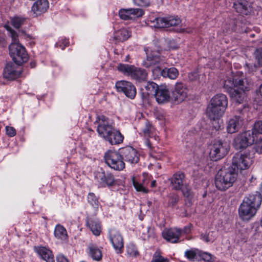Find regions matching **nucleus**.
<instances>
[{"mask_svg":"<svg viewBox=\"0 0 262 262\" xmlns=\"http://www.w3.org/2000/svg\"><path fill=\"white\" fill-rule=\"evenodd\" d=\"M96 122L98 123L97 132L99 136L105 140L115 128L114 123L104 116H99Z\"/></svg>","mask_w":262,"mask_h":262,"instance_id":"12","label":"nucleus"},{"mask_svg":"<svg viewBox=\"0 0 262 262\" xmlns=\"http://www.w3.org/2000/svg\"><path fill=\"white\" fill-rule=\"evenodd\" d=\"M4 44H5L4 43H3V46H5V45H4Z\"/></svg>","mask_w":262,"mask_h":262,"instance_id":"61","label":"nucleus"},{"mask_svg":"<svg viewBox=\"0 0 262 262\" xmlns=\"http://www.w3.org/2000/svg\"><path fill=\"white\" fill-rule=\"evenodd\" d=\"M117 69L124 75L138 81L145 80L147 76V73L145 70L137 68L133 65L120 63L117 67Z\"/></svg>","mask_w":262,"mask_h":262,"instance_id":"8","label":"nucleus"},{"mask_svg":"<svg viewBox=\"0 0 262 262\" xmlns=\"http://www.w3.org/2000/svg\"><path fill=\"white\" fill-rule=\"evenodd\" d=\"M163 238L171 243H177L182 235V230L178 228L165 229L162 233Z\"/></svg>","mask_w":262,"mask_h":262,"instance_id":"21","label":"nucleus"},{"mask_svg":"<svg viewBox=\"0 0 262 262\" xmlns=\"http://www.w3.org/2000/svg\"><path fill=\"white\" fill-rule=\"evenodd\" d=\"M224 88L230 95L232 101L238 105L244 101L246 97L245 91L249 90V85L246 79L234 78L225 81Z\"/></svg>","mask_w":262,"mask_h":262,"instance_id":"1","label":"nucleus"},{"mask_svg":"<svg viewBox=\"0 0 262 262\" xmlns=\"http://www.w3.org/2000/svg\"><path fill=\"white\" fill-rule=\"evenodd\" d=\"M49 8L48 0H37L31 8V11L35 16H40L45 13Z\"/></svg>","mask_w":262,"mask_h":262,"instance_id":"23","label":"nucleus"},{"mask_svg":"<svg viewBox=\"0 0 262 262\" xmlns=\"http://www.w3.org/2000/svg\"><path fill=\"white\" fill-rule=\"evenodd\" d=\"M96 177L98 181L103 186H111L115 184L114 177L110 172H99Z\"/></svg>","mask_w":262,"mask_h":262,"instance_id":"24","label":"nucleus"},{"mask_svg":"<svg viewBox=\"0 0 262 262\" xmlns=\"http://www.w3.org/2000/svg\"><path fill=\"white\" fill-rule=\"evenodd\" d=\"M110 239L114 249L118 253H121L123 247V239L120 232L116 229L110 231Z\"/></svg>","mask_w":262,"mask_h":262,"instance_id":"20","label":"nucleus"},{"mask_svg":"<svg viewBox=\"0 0 262 262\" xmlns=\"http://www.w3.org/2000/svg\"><path fill=\"white\" fill-rule=\"evenodd\" d=\"M130 32L126 29H121L115 34V38L119 41H124L130 36Z\"/></svg>","mask_w":262,"mask_h":262,"instance_id":"34","label":"nucleus"},{"mask_svg":"<svg viewBox=\"0 0 262 262\" xmlns=\"http://www.w3.org/2000/svg\"><path fill=\"white\" fill-rule=\"evenodd\" d=\"M25 19L19 17H14L11 19V24L15 28H19L24 24Z\"/></svg>","mask_w":262,"mask_h":262,"instance_id":"44","label":"nucleus"},{"mask_svg":"<svg viewBox=\"0 0 262 262\" xmlns=\"http://www.w3.org/2000/svg\"><path fill=\"white\" fill-rule=\"evenodd\" d=\"M261 203L259 193L250 194L245 197L238 209L239 215L243 220L248 221L255 215Z\"/></svg>","mask_w":262,"mask_h":262,"instance_id":"3","label":"nucleus"},{"mask_svg":"<svg viewBox=\"0 0 262 262\" xmlns=\"http://www.w3.org/2000/svg\"><path fill=\"white\" fill-rule=\"evenodd\" d=\"M188 89L185 85L181 82H177L174 90L172 92L171 99L178 103L185 100L187 96Z\"/></svg>","mask_w":262,"mask_h":262,"instance_id":"17","label":"nucleus"},{"mask_svg":"<svg viewBox=\"0 0 262 262\" xmlns=\"http://www.w3.org/2000/svg\"><path fill=\"white\" fill-rule=\"evenodd\" d=\"M145 143H146V145L149 148H151V143H150V142L149 140H147L145 142Z\"/></svg>","mask_w":262,"mask_h":262,"instance_id":"55","label":"nucleus"},{"mask_svg":"<svg viewBox=\"0 0 262 262\" xmlns=\"http://www.w3.org/2000/svg\"><path fill=\"white\" fill-rule=\"evenodd\" d=\"M248 110V108L246 105L237 107L236 114L228 122L227 126L228 133L233 134L242 128Z\"/></svg>","mask_w":262,"mask_h":262,"instance_id":"7","label":"nucleus"},{"mask_svg":"<svg viewBox=\"0 0 262 262\" xmlns=\"http://www.w3.org/2000/svg\"><path fill=\"white\" fill-rule=\"evenodd\" d=\"M158 85L154 82H148L141 88V93L143 99H147L150 96H154L158 90Z\"/></svg>","mask_w":262,"mask_h":262,"instance_id":"26","label":"nucleus"},{"mask_svg":"<svg viewBox=\"0 0 262 262\" xmlns=\"http://www.w3.org/2000/svg\"><path fill=\"white\" fill-rule=\"evenodd\" d=\"M54 235L57 238L61 241H66L68 238V233L66 228L60 224L55 226Z\"/></svg>","mask_w":262,"mask_h":262,"instance_id":"32","label":"nucleus"},{"mask_svg":"<svg viewBox=\"0 0 262 262\" xmlns=\"http://www.w3.org/2000/svg\"><path fill=\"white\" fill-rule=\"evenodd\" d=\"M169 259L162 255L161 251L157 249L154 253L150 262H169Z\"/></svg>","mask_w":262,"mask_h":262,"instance_id":"39","label":"nucleus"},{"mask_svg":"<svg viewBox=\"0 0 262 262\" xmlns=\"http://www.w3.org/2000/svg\"><path fill=\"white\" fill-rule=\"evenodd\" d=\"M163 77L168 78L170 79H176L179 75V72L177 69L174 67L169 68H165L163 69Z\"/></svg>","mask_w":262,"mask_h":262,"instance_id":"33","label":"nucleus"},{"mask_svg":"<svg viewBox=\"0 0 262 262\" xmlns=\"http://www.w3.org/2000/svg\"><path fill=\"white\" fill-rule=\"evenodd\" d=\"M200 259L204 260L206 262H212V255L207 252H203L200 251L199 254V260Z\"/></svg>","mask_w":262,"mask_h":262,"instance_id":"46","label":"nucleus"},{"mask_svg":"<svg viewBox=\"0 0 262 262\" xmlns=\"http://www.w3.org/2000/svg\"><path fill=\"white\" fill-rule=\"evenodd\" d=\"M124 136L120 132L114 128L105 140L111 145H117L123 142Z\"/></svg>","mask_w":262,"mask_h":262,"instance_id":"27","label":"nucleus"},{"mask_svg":"<svg viewBox=\"0 0 262 262\" xmlns=\"http://www.w3.org/2000/svg\"><path fill=\"white\" fill-rule=\"evenodd\" d=\"M5 28L12 38V43L9 46L10 55L14 62L17 65L27 62L28 55L24 46L18 43V35L9 26L6 25Z\"/></svg>","mask_w":262,"mask_h":262,"instance_id":"2","label":"nucleus"},{"mask_svg":"<svg viewBox=\"0 0 262 262\" xmlns=\"http://www.w3.org/2000/svg\"><path fill=\"white\" fill-rule=\"evenodd\" d=\"M150 154L151 156H152V157H154L156 159H160V157H159L158 155L157 156V155H155L154 154H151V153H150Z\"/></svg>","mask_w":262,"mask_h":262,"instance_id":"57","label":"nucleus"},{"mask_svg":"<svg viewBox=\"0 0 262 262\" xmlns=\"http://www.w3.org/2000/svg\"><path fill=\"white\" fill-rule=\"evenodd\" d=\"M179 201V197L176 194H173L171 195L168 201V205L171 207H173L176 205Z\"/></svg>","mask_w":262,"mask_h":262,"instance_id":"49","label":"nucleus"},{"mask_svg":"<svg viewBox=\"0 0 262 262\" xmlns=\"http://www.w3.org/2000/svg\"><path fill=\"white\" fill-rule=\"evenodd\" d=\"M57 262H69L67 258L62 254H59L56 257Z\"/></svg>","mask_w":262,"mask_h":262,"instance_id":"53","label":"nucleus"},{"mask_svg":"<svg viewBox=\"0 0 262 262\" xmlns=\"http://www.w3.org/2000/svg\"><path fill=\"white\" fill-rule=\"evenodd\" d=\"M254 148L256 152L259 154H262V136L257 137V140L254 141Z\"/></svg>","mask_w":262,"mask_h":262,"instance_id":"45","label":"nucleus"},{"mask_svg":"<svg viewBox=\"0 0 262 262\" xmlns=\"http://www.w3.org/2000/svg\"><path fill=\"white\" fill-rule=\"evenodd\" d=\"M143 14V11L140 8L123 9L119 12L120 17L124 20L134 19L142 16Z\"/></svg>","mask_w":262,"mask_h":262,"instance_id":"18","label":"nucleus"},{"mask_svg":"<svg viewBox=\"0 0 262 262\" xmlns=\"http://www.w3.org/2000/svg\"><path fill=\"white\" fill-rule=\"evenodd\" d=\"M256 58L259 64L262 66V49L257 50L256 53Z\"/></svg>","mask_w":262,"mask_h":262,"instance_id":"52","label":"nucleus"},{"mask_svg":"<svg viewBox=\"0 0 262 262\" xmlns=\"http://www.w3.org/2000/svg\"><path fill=\"white\" fill-rule=\"evenodd\" d=\"M89 255L93 260L99 261L102 258V251L100 248L94 244H90L88 246Z\"/></svg>","mask_w":262,"mask_h":262,"instance_id":"31","label":"nucleus"},{"mask_svg":"<svg viewBox=\"0 0 262 262\" xmlns=\"http://www.w3.org/2000/svg\"><path fill=\"white\" fill-rule=\"evenodd\" d=\"M156 180L152 181L150 186L151 187H155L156 186Z\"/></svg>","mask_w":262,"mask_h":262,"instance_id":"56","label":"nucleus"},{"mask_svg":"<svg viewBox=\"0 0 262 262\" xmlns=\"http://www.w3.org/2000/svg\"><path fill=\"white\" fill-rule=\"evenodd\" d=\"M227 105L226 96L223 94H216L210 100L206 114L210 119H219L223 115Z\"/></svg>","mask_w":262,"mask_h":262,"instance_id":"4","label":"nucleus"},{"mask_svg":"<svg viewBox=\"0 0 262 262\" xmlns=\"http://www.w3.org/2000/svg\"><path fill=\"white\" fill-rule=\"evenodd\" d=\"M233 7L236 12L240 14L247 15L249 12V4L246 0H235Z\"/></svg>","mask_w":262,"mask_h":262,"instance_id":"30","label":"nucleus"},{"mask_svg":"<svg viewBox=\"0 0 262 262\" xmlns=\"http://www.w3.org/2000/svg\"><path fill=\"white\" fill-rule=\"evenodd\" d=\"M36 252L39 256L46 262H55L52 252L45 247H39L36 248Z\"/></svg>","mask_w":262,"mask_h":262,"instance_id":"28","label":"nucleus"},{"mask_svg":"<svg viewBox=\"0 0 262 262\" xmlns=\"http://www.w3.org/2000/svg\"><path fill=\"white\" fill-rule=\"evenodd\" d=\"M237 177V170L233 167L221 169L215 177V186L217 189L225 191L232 186Z\"/></svg>","mask_w":262,"mask_h":262,"instance_id":"5","label":"nucleus"},{"mask_svg":"<svg viewBox=\"0 0 262 262\" xmlns=\"http://www.w3.org/2000/svg\"><path fill=\"white\" fill-rule=\"evenodd\" d=\"M30 66H31V68H34L35 66V63L34 62H31Z\"/></svg>","mask_w":262,"mask_h":262,"instance_id":"59","label":"nucleus"},{"mask_svg":"<svg viewBox=\"0 0 262 262\" xmlns=\"http://www.w3.org/2000/svg\"><path fill=\"white\" fill-rule=\"evenodd\" d=\"M147 58L143 61V64L146 68L152 67V71L155 76H163V69L161 67V64L165 62V59L160 55L159 50H155L151 48L145 49Z\"/></svg>","mask_w":262,"mask_h":262,"instance_id":"6","label":"nucleus"},{"mask_svg":"<svg viewBox=\"0 0 262 262\" xmlns=\"http://www.w3.org/2000/svg\"><path fill=\"white\" fill-rule=\"evenodd\" d=\"M150 181V176L146 173H143L142 179L138 181L135 178H133V183L135 188L138 191L147 193L148 190L147 186Z\"/></svg>","mask_w":262,"mask_h":262,"instance_id":"22","label":"nucleus"},{"mask_svg":"<svg viewBox=\"0 0 262 262\" xmlns=\"http://www.w3.org/2000/svg\"><path fill=\"white\" fill-rule=\"evenodd\" d=\"M260 190L262 192V183H261V186H260Z\"/></svg>","mask_w":262,"mask_h":262,"instance_id":"60","label":"nucleus"},{"mask_svg":"<svg viewBox=\"0 0 262 262\" xmlns=\"http://www.w3.org/2000/svg\"><path fill=\"white\" fill-rule=\"evenodd\" d=\"M251 163L252 160L248 152H238L233 156L232 165L231 167L235 168L237 171L238 170H242L248 169Z\"/></svg>","mask_w":262,"mask_h":262,"instance_id":"13","label":"nucleus"},{"mask_svg":"<svg viewBox=\"0 0 262 262\" xmlns=\"http://www.w3.org/2000/svg\"><path fill=\"white\" fill-rule=\"evenodd\" d=\"M69 41L66 38H61L58 43H56V46L59 47L62 50H63L64 48L69 45Z\"/></svg>","mask_w":262,"mask_h":262,"instance_id":"51","label":"nucleus"},{"mask_svg":"<svg viewBox=\"0 0 262 262\" xmlns=\"http://www.w3.org/2000/svg\"><path fill=\"white\" fill-rule=\"evenodd\" d=\"M123 161L130 164H136L139 160V155L135 148L131 146H126L119 149Z\"/></svg>","mask_w":262,"mask_h":262,"instance_id":"16","label":"nucleus"},{"mask_svg":"<svg viewBox=\"0 0 262 262\" xmlns=\"http://www.w3.org/2000/svg\"><path fill=\"white\" fill-rule=\"evenodd\" d=\"M152 26L155 28H163L179 25L181 20L177 16H170L165 17H157L150 20Z\"/></svg>","mask_w":262,"mask_h":262,"instance_id":"14","label":"nucleus"},{"mask_svg":"<svg viewBox=\"0 0 262 262\" xmlns=\"http://www.w3.org/2000/svg\"><path fill=\"white\" fill-rule=\"evenodd\" d=\"M180 190H181L184 196L187 198L188 200H191L192 198L193 193L189 186L185 184Z\"/></svg>","mask_w":262,"mask_h":262,"instance_id":"42","label":"nucleus"},{"mask_svg":"<svg viewBox=\"0 0 262 262\" xmlns=\"http://www.w3.org/2000/svg\"><path fill=\"white\" fill-rule=\"evenodd\" d=\"M213 121L212 125L215 130H219L221 128L223 125V121L221 119V118L219 119H211Z\"/></svg>","mask_w":262,"mask_h":262,"instance_id":"47","label":"nucleus"},{"mask_svg":"<svg viewBox=\"0 0 262 262\" xmlns=\"http://www.w3.org/2000/svg\"><path fill=\"white\" fill-rule=\"evenodd\" d=\"M155 128L152 126L148 122H145V126L142 129V132L145 137L152 138L154 134Z\"/></svg>","mask_w":262,"mask_h":262,"instance_id":"41","label":"nucleus"},{"mask_svg":"<svg viewBox=\"0 0 262 262\" xmlns=\"http://www.w3.org/2000/svg\"><path fill=\"white\" fill-rule=\"evenodd\" d=\"M216 238V233L212 231L208 233H202L200 236V238L206 243H212Z\"/></svg>","mask_w":262,"mask_h":262,"instance_id":"38","label":"nucleus"},{"mask_svg":"<svg viewBox=\"0 0 262 262\" xmlns=\"http://www.w3.org/2000/svg\"><path fill=\"white\" fill-rule=\"evenodd\" d=\"M181 230H182V234L183 233L188 234L190 232V230H191L190 226H185L184 227L183 229Z\"/></svg>","mask_w":262,"mask_h":262,"instance_id":"54","label":"nucleus"},{"mask_svg":"<svg viewBox=\"0 0 262 262\" xmlns=\"http://www.w3.org/2000/svg\"><path fill=\"white\" fill-rule=\"evenodd\" d=\"M20 74L21 68L11 62L7 64L3 74L4 77L9 80L15 79Z\"/></svg>","mask_w":262,"mask_h":262,"instance_id":"19","label":"nucleus"},{"mask_svg":"<svg viewBox=\"0 0 262 262\" xmlns=\"http://www.w3.org/2000/svg\"><path fill=\"white\" fill-rule=\"evenodd\" d=\"M230 149L229 144L221 140L215 141L210 151V157L213 161L219 160L224 157Z\"/></svg>","mask_w":262,"mask_h":262,"instance_id":"10","label":"nucleus"},{"mask_svg":"<svg viewBox=\"0 0 262 262\" xmlns=\"http://www.w3.org/2000/svg\"><path fill=\"white\" fill-rule=\"evenodd\" d=\"M250 130L238 134L234 138L233 145L237 150H243L254 143L255 139Z\"/></svg>","mask_w":262,"mask_h":262,"instance_id":"11","label":"nucleus"},{"mask_svg":"<svg viewBox=\"0 0 262 262\" xmlns=\"http://www.w3.org/2000/svg\"><path fill=\"white\" fill-rule=\"evenodd\" d=\"M127 252L129 255L132 256H136L139 254V252L136 246L132 243H130L127 245Z\"/></svg>","mask_w":262,"mask_h":262,"instance_id":"43","label":"nucleus"},{"mask_svg":"<svg viewBox=\"0 0 262 262\" xmlns=\"http://www.w3.org/2000/svg\"><path fill=\"white\" fill-rule=\"evenodd\" d=\"M200 252V251L197 249L186 250L185 252V256L190 260H199Z\"/></svg>","mask_w":262,"mask_h":262,"instance_id":"35","label":"nucleus"},{"mask_svg":"<svg viewBox=\"0 0 262 262\" xmlns=\"http://www.w3.org/2000/svg\"><path fill=\"white\" fill-rule=\"evenodd\" d=\"M88 201L90 204L94 208H98L99 206L98 199L94 193L90 192L88 194Z\"/></svg>","mask_w":262,"mask_h":262,"instance_id":"40","label":"nucleus"},{"mask_svg":"<svg viewBox=\"0 0 262 262\" xmlns=\"http://www.w3.org/2000/svg\"><path fill=\"white\" fill-rule=\"evenodd\" d=\"M155 97L159 103H166L170 99V93L165 86H159L156 93Z\"/></svg>","mask_w":262,"mask_h":262,"instance_id":"25","label":"nucleus"},{"mask_svg":"<svg viewBox=\"0 0 262 262\" xmlns=\"http://www.w3.org/2000/svg\"><path fill=\"white\" fill-rule=\"evenodd\" d=\"M185 176L182 172L174 174L170 179L171 185L172 188L175 190H180L185 184L184 183Z\"/></svg>","mask_w":262,"mask_h":262,"instance_id":"29","label":"nucleus"},{"mask_svg":"<svg viewBox=\"0 0 262 262\" xmlns=\"http://www.w3.org/2000/svg\"><path fill=\"white\" fill-rule=\"evenodd\" d=\"M115 86L118 92H123L127 97L131 99L135 98L136 89L132 82L125 80L119 81L116 83Z\"/></svg>","mask_w":262,"mask_h":262,"instance_id":"15","label":"nucleus"},{"mask_svg":"<svg viewBox=\"0 0 262 262\" xmlns=\"http://www.w3.org/2000/svg\"><path fill=\"white\" fill-rule=\"evenodd\" d=\"M259 93L260 94V95L262 96V84L260 85L259 88Z\"/></svg>","mask_w":262,"mask_h":262,"instance_id":"58","label":"nucleus"},{"mask_svg":"<svg viewBox=\"0 0 262 262\" xmlns=\"http://www.w3.org/2000/svg\"><path fill=\"white\" fill-rule=\"evenodd\" d=\"M5 129L6 134L10 137H14L16 134V131L13 127L7 126Z\"/></svg>","mask_w":262,"mask_h":262,"instance_id":"48","label":"nucleus"},{"mask_svg":"<svg viewBox=\"0 0 262 262\" xmlns=\"http://www.w3.org/2000/svg\"><path fill=\"white\" fill-rule=\"evenodd\" d=\"M134 3L137 6L146 7L149 4V0H133Z\"/></svg>","mask_w":262,"mask_h":262,"instance_id":"50","label":"nucleus"},{"mask_svg":"<svg viewBox=\"0 0 262 262\" xmlns=\"http://www.w3.org/2000/svg\"><path fill=\"white\" fill-rule=\"evenodd\" d=\"M89 228L95 235H99L101 232V226L97 221L91 220L88 223Z\"/></svg>","mask_w":262,"mask_h":262,"instance_id":"36","label":"nucleus"},{"mask_svg":"<svg viewBox=\"0 0 262 262\" xmlns=\"http://www.w3.org/2000/svg\"><path fill=\"white\" fill-rule=\"evenodd\" d=\"M105 163L111 168L120 171L125 167V163L122 160L119 150L118 151L110 150L104 156Z\"/></svg>","mask_w":262,"mask_h":262,"instance_id":"9","label":"nucleus"},{"mask_svg":"<svg viewBox=\"0 0 262 262\" xmlns=\"http://www.w3.org/2000/svg\"><path fill=\"white\" fill-rule=\"evenodd\" d=\"M250 131L256 140H257V137H262V121L256 122Z\"/></svg>","mask_w":262,"mask_h":262,"instance_id":"37","label":"nucleus"}]
</instances>
